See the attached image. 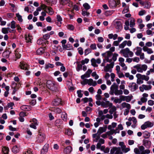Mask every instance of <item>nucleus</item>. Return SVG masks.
<instances>
[{
	"instance_id": "nucleus-1",
	"label": "nucleus",
	"mask_w": 154,
	"mask_h": 154,
	"mask_svg": "<svg viewBox=\"0 0 154 154\" xmlns=\"http://www.w3.org/2000/svg\"><path fill=\"white\" fill-rule=\"evenodd\" d=\"M109 93L111 95H113L114 94L116 96H119L123 94V91L122 90H119L118 85L114 83L110 87Z\"/></svg>"
},
{
	"instance_id": "nucleus-2",
	"label": "nucleus",
	"mask_w": 154,
	"mask_h": 154,
	"mask_svg": "<svg viewBox=\"0 0 154 154\" xmlns=\"http://www.w3.org/2000/svg\"><path fill=\"white\" fill-rule=\"evenodd\" d=\"M134 152L136 154H149L150 153V150L149 149L145 150L144 147L143 146H140L138 148H135Z\"/></svg>"
},
{
	"instance_id": "nucleus-3",
	"label": "nucleus",
	"mask_w": 154,
	"mask_h": 154,
	"mask_svg": "<svg viewBox=\"0 0 154 154\" xmlns=\"http://www.w3.org/2000/svg\"><path fill=\"white\" fill-rule=\"evenodd\" d=\"M57 84L54 81L48 80L46 82V86L50 90L55 91L57 90Z\"/></svg>"
},
{
	"instance_id": "nucleus-4",
	"label": "nucleus",
	"mask_w": 154,
	"mask_h": 154,
	"mask_svg": "<svg viewBox=\"0 0 154 154\" xmlns=\"http://www.w3.org/2000/svg\"><path fill=\"white\" fill-rule=\"evenodd\" d=\"M120 53L122 54L124 57L126 58L128 57H132L134 55V53L128 48L122 49Z\"/></svg>"
},
{
	"instance_id": "nucleus-5",
	"label": "nucleus",
	"mask_w": 154,
	"mask_h": 154,
	"mask_svg": "<svg viewBox=\"0 0 154 154\" xmlns=\"http://www.w3.org/2000/svg\"><path fill=\"white\" fill-rule=\"evenodd\" d=\"M133 68L136 69L139 72L143 73L147 69V66L146 64H137L134 66Z\"/></svg>"
},
{
	"instance_id": "nucleus-6",
	"label": "nucleus",
	"mask_w": 154,
	"mask_h": 154,
	"mask_svg": "<svg viewBox=\"0 0 154 154\" xmlns=\"http://www.w3.org/2000/svg\"><path fill=\"white\" fill-rule=\"evenodd\" d=\"M96 103L98 106L101 105L102 107L104 108H107L109 107L110 108L112 106V103L110 102L109 101H97Z\"/></svg>"
},
{
	"instance_id": "nucleus-7",
	"label": "nucleus",
	"mask_w": 154,
	"mask_h": 154,
	"mask_svg": "<svg viewBox=\"0 0 154 154\" xmlns=\"http://www.w3.org/2000/svg\"><path fill=\"white\" fill-rule=\"evenodd\" d=\"M81 83L82 85H85L88 84L89 85H92L94 86H95L97 84L96 82L94 81L91 79H84V80L81 81Z\"/></svg>"
},
{
	"instance_id": "nucleus-8",
	"label": "nucleus",
	"mask_w": 154,
	"mask_h": 154,
	"mask_svg": "<svg viewBox=\"0 0 154 154\" xmlns=\"http://www.w3.org/2000/svg\"><path fill=\"white\" fill-rule=\"evenodd\" d=\"M112 53L110 51H107L105 53L102 54V56L104 57L105 60L107 62H111L112 61L111 56Z\"/></svg>"
},
{
	"instance_id": "nucleus-9",
	"label": "nucleus",
	"mask_w": 154,
	"mask_h": 154,
	"mask_svg": "<svg viewBox=\"0 0 154 154\" xmlns=\"http://www.w3.org/2000/svg\"><path fill=\"white\" fill-rule=\"evenodd\" d=\"M46 138L45 134L43 133L39 132L37 137L36 141L38 143L43 142Z\"/></svg>"
},
{
	"instance_id": "nucleus-10",
	"label": "nucleus",
	"mask_w": 154,
	"mask_h": 154,
	"mask_svg": "<svg viewBox=\"0 0 154 154\" xmlns=\"http://www.w3.org/2000/svg\"><path fill=\"white\" fill-rule=\"evenodd\" d=\"M120 4V0H109V5L110 8H115Z\"/></svg>"
},
{
	"instance_id": "nucleus-11",
	"label": "nucleus",
	"mask_w": 154,
	"mask_h": 154,
	"mask_svg": "<svg viewBox=\"0 0 154 154\" xmlns=\"http://www.w3.org/2000/svg\"><path fill=\"white\" fill-rule=\"evenodd\" d=\"M154 125L153 122L149 121H147L145 122L141 126V128L142 130H145L147 128H151Z\"/></svg>"
},
{
	"instance_id": "nucleus-12",
	"label": "nucleus",
	"mask_w": 154,
	"mask_h": 154,
	"mask_svg": "<svg viewBox=\"0 0 154 154\" xmlns=\"http://www.w3.org/2000/svg\"><path fill=\"white\" fill-rule=\"evenodd\" d=\"M128 87L131 91H134L138 88V86L136 83L131 82L129 83Z\"/></svg>"
},
{
	"instance_id": "nucleus-13",
	"label": "nucleus",
	"mask_w": 154,
	"mask_h": 154,
	"mask_svg": "<svg viewBox=\"0 0 154 154\" xmlns=\"http://www.w3.org/2000/svg\"><path fill=\"white\" fill-rule=\"evenodd\" d=\"M114 63L112 62L109 64H107L106 65L104 66V70L105 72H111L112 71V69L113 67Z\"/></svg>"
},
{
	"instance_id": "nucleus-14",
	"label": "nucleus",
	"mask_w": 154,
	"mask_h": 154,
	"mask_svg": "<svg viewBox=\"0 0 154 154\" xmlns=\"http://www.w3.org/2000/svg\"><path fill=\"white\" fill-rule=\"evenodd\" d=\"M115 26L116 29H121L122 28V26L121 22L118 20H115L114 21Z\"/></svg>"
},
{
	"instance_id": "nucleus-15",
	"label": "nucleus",
	"mask_w": 154,
	"mask_h": 154,
	"mask_svg": "<svg viewBox=\"0 0 154 154\" xmlns=\"http://www.w3.org/2000/svg\"><path fill=\"white\" fill-rule=\"evenodd\" d=\"M92 72V71L90 69H88V71L84 74L81 75V79H82L83 80H84V79H85V78H88L90 76V74Z\"/></svg>"
},
{
	"instance_id": "nucleus-16",
	"label": "nucleus",
	"mask_w": 154,
	"mask_h": 154,
	"mask_svg": "<svg viewBox=\"0 0 154 154\" xmlns=\"http://www.w3.org/2000/svg\"><path fill=\"white\" fill-rule=\"evenodd\" d=\"M20 66L21 69L24 70H28L29 66L26 63L23 62H20Z\"/></svg>"
},
{
	"instance_id": "nucleus-17",
	"label": "nucleus",
	"mask_w": 154,
	"mask_h": 154,
	"mask_svg": "<svg viewBox=\"0 0 154 154\" xmlns=\"http://www.w3.org/2000/svg\"><path fill=\"white\" fill-rule=\"evenodd\" d=\"M143 50L144 52H146L148 54H151L153 53V51L152 48H149L146 46H143Z\"/></svg>"
},
{
	"instance_id": "nucleus-18",
	"label": "nucleus",
	"mask_w": 154,
	"mask_h": 154,
	"mask_svg": "<svg viewBox=\"0 0 154 154\" xmlns=\"http://www.w3.org/2000/svg\"><path fill=\"white\" fill-rule=\"evenodd\" d=\"M61 101V100L58 98L55 99L52 102V105L54 106H57L60 104Z\"/></svg>"
},
{
	"instance_id": "nucleus-19",
	"label": "nucleus",
	"mask_w": 154,
	"mask_h": 154,
	"mask_svg": "<svg viewBox=\"0 0 154 154\" xmlns=\"http://www.w3.org/2000/svg\"><path fill=\"white\" fill-rule=\"evenodd\" d=\"M49 147L48 144L46 143L42 149L41 151L42 154H45L48 151V148Z\"/></svg>"
},
{
	"instance_id": "nucleus-20",
	"label": "nucleus",
	"mask_w": 154,
	"mask_h": 154,
	"mask_svg": "<svg viewBox=\"0 0 154 154\" xmlns=\"http://www.w3.org/2000/svg\"><path fill=\"white\" fill-rule=\"evenodd\" d=\"M26 42L27 43H32V36L29 34L25 35Z\"/></svg>"
},
{
	"instance_id": "nucleus-21",
	"label": "nucleus",
	"mask_w": 154,
	"mask_h": 154,
	"mask_svg": "<svg viewBox=\"0 0 154 154\" xmlns=\"http://www.w3.org/2000/svg\"><path fill=\"white\" fill-rule=\"evenodd\" d=\"M135 50H136V51L135 52V54L137 56H139L140 55V54L141 53H142V48L140 47H136V48H134V51Z\"/></svg>"
},
{
	"instance_id": "nucleus-22",
	"label": "nucleus",
	"mask_w": 154,
	"mask_h": 154,
	"mask_svg": "<svg viewBox=\"0 0 154 154\" xmlns=\"http://www.w3.org/2000/svg\"><path fill=\"white\" fill-rule=\"evenodd\" d=\"M107 126H105L103 127H99L97 132L99 133V134H101L102 133L105 132L106 130Z\"/></svg>"
},
{
	"instance_id": "nucleus-23",
	"label": "nucleus",
	"mask_w": 154,
	"mask_h": 154,
	"mask_svg": "<svg viewBox=\"0 0 154 154\" xmlns=\"http://www.w3.org/2000/svg\"><path fill=\"white\" fill-rule=\"evenodd\" d=\"M143 145L147 148L149 147L151 145V142L149 140H143Z\"/></svg>"
},
{
	"instance_id": "nucleus-24",
	"label": "nucleus",
	"mask_w": 154,
	"mask_h": 154,
	"mask_svg": "<svg viewBox=\"0 0 154 154\" xmlns=\"http://www.w3.org/2000/svg\"><path fill=\"white\" fill-rule=\"evenodd\" d=\"M139 75L140 76L139 77L141 79H142L143 80H144L146 81H148L149 79V76L144 75H141L139 73Z\"/></svg>"
},
{
	"instance_id": "nucleus-25",
	"label": "nucleus",
	"mask_w": 154,
	"mask_h": 154,
	"mask_svg": "<svg viewBox=\"0 0 154 154\" xmlns=\"http://www.w3.org/2000/svg\"><path fill=\"white\" fill-rule=\"evenodd\" d=\"M148 95L147 94L145 93H143L142 95L143 97H142L140 100L143 103L146 102L147 100V97H148Z\"/></svg>"
},
{
	"instance_id": "nucleus-26",
	"label": "nucleus",
	"mask_w": 154,
	"mask_h": 154,
	"mask_svg": "<svg viewBox=\"0 0 154 154\" xmlns=\"http://www.w3.org/2000/svg\"><path fill=\"white\" fill-rule=\"evenodd\" d=\"M72 150V148L71 146H68L64 150V152L65 154H69Z\"/></svg>"
},
{
	"instance_id": "nucleus-27",
	"label": "nucleus",
	"mask_w": 154,
	"mask_h": 154,
	"mask_svg": "<svg viewBox=\"0 0 154 154\" xmlns=\"http://www.w3.org/2000/svg\"><path fill=\"white\" fill-rule=\"evenodd\" d=\"M44 52L45 48H40L37 50L36 54L37 55H41Z\"/></svg>"
},
{
	"instance_id": "nucleus-28",
	"label": "nucleus",
	"mask_w": 154,
	"mask_h": 154,
	"mask_svg": "<svg viewBox=\"0 0 154 154\" xmlns=\"http://www.w3.org/2000/svg\"><path fill=\"white\" fill-rule=\"evenodd\" d=\"M10 29V28L9 27L3 28L2 29V32L4 34H7L9 32H11V31H9V30Z\"/></svg>"
},
{
	"instance_id": "nucleus-29",
	"label": "nucleus",
	"mask_w": 154,
	"mask_h": 154,
	"mask_svg": "<svg viewBox=\"0 0 154 154\" xmlns=\"http://www.w3.org/2000/svg\"><path fill=\"white\" fill-rule=\"evenodd\" d=\"M130 20V26L131 27H133L135 26V20L133 18H131L129 19Z\"/></svg>"
},
{
	"instance_id": "nucleus-30",
	"label": "nucleus",
	"mask_w": 154,
	"mask_h": 154,
	"mask_svg": "<svg viewBox=\"0 0 154 154\" xmlns=\"http://www.w3.org/2000/svg\"><path fill=\"white\" fill-rule=\"evenodd\" d=\"M118 35L117 34H115L113 35L112 33L109 34L108 35V38L109 39H113L114 40L116 39L118 37Z\"/></svg>"
},
{
	"instance_id": "nucleus-31",
	"label": "nucleus",
	"mask_w": 154,
	"mask_h": 154,
	"mask_svg": "<svg viewBox=\"0 0 154 154\" xmlns=\"http://www.w3.org/2000/svg\"><path fill=\"white\" fill-rule=\"evenodd\" d=\"M99 117L101 119L102 121L103 120L106 118V115L103 114L102 110H100L98 112Z\"/></svg>"
},
{
	"instance_id": "nucleus-32",
	"label": "nucleus",
	"mask_w": 154,
	"mask_h": 154,
	"mask_svg": "<svg viewBox=\"0 0 154 154\" xmlns=\"http://www.w3.org/2000/svg\"><path fill=\"white\" fill-rule=\"evenodd\" d=\"M139 75V73H137L136 75V77L137 78V83L138 84H142L143 83V81L142 79H140L139 77V76L140 77V75Z\"/></svg>"
},
{
	"instance_id": "nucleus-33",
	"label": "nucleus",
	"mask_w": 154,
	"mask_h": 154,
	"mask_svg": "<svg viewBox=\"0 0 154 154\" xmlns=\"http://www.w3.org/2000/svg\"><path fill=\"white\" fill-rule=\"evenodd\" d=\"M143 137L146 139L149 138L150 136V133L146 131H144L143 132Z\"/></svg>"
},
{
	"instance_id": "nucleus-34",
	"label": "nucleus",
	"mask_w": 154,
	"mask_h": 154,
	"mask_svg": "<svg viewBox=\"0 0 154 154\" xmlns=\"http://www.w3.org/2000/svg\"><path fill=\"white\" fill-rule=\"evenodd\" d=\"M63 49L70 50L72 48V46L69 44H67L66 45L63 46Z\"/></svg>"
},
{
	"instance_id": "nucleus-35",
	"label": "nucleus",
	"mask_w": 154,
	"mask_h": 154,
	"mask_svg": "<svg viewBox=\"0 0 154 154\" xmlns=\"http://www.w3.org/2000/svg\"><path fill=\"white\" fill-rule=\"evenodd\" d=\"M128 120L129 122L132 121L133 122V124H136L137 123V120L136 118L134 117H129L128 119Z\"/></svg>"
},
{
	"instance_id": "nucleus-36",
	"label": "nucleus",
	"mask_w": 154,
	"mask_h": 154,
	"mask_svg": "<svg viewBox=\"0 0 154 154\" xmlns=\"http://www.w3.org/2000/svg\"><path fill=\"white\" fill-rule=\"evenodd\" d=\"M12 151L14 153L16 154L19 151V149L17 146H15L13 147Z\"/></svg>"
},
{
	"instance_id": "nucleus-37",
	"label": "nucleus",
	"mask_w": 154,
	"mask_h": 154,
	"mask_svg": "<svg viewBox=\"0 0 154 154\" xmlns=\"http://www.w3.org/2000/svg\"><path fill=\"white\" fill-rule=\"evenodd\" d=\"M65 133L69 136H71L73 134L72 131L70 129H67L66 130Z\"/></svg>"
},
{
	"instance_id": "nucleus-38",
	"label": "nucleus",
	"mask_w": 154,
	"mask_h": 154,
	"mask_svg": "<svg viewBox=\"0 0 154 154\" xmlns=\"http://www.w3.org/2000/svg\"><path fill=\"white\" fill-rule=\"evenodd\" d=\"M52 110L54 112L56 113L60 114L62 112V110L59 108H52Z\"/></svg>"
},
{
	"instance_id": "nucleus-39",
	"label": "nucleus",
	"mask_w": 154,
	"mask_h": 154,
	"mask_svg": "<svg viewBox=\"0 0 154 154\" xmlns=\"http://www.w3.org/2000/svg\"><path fill=\"white\" fill-rule=\"evenodd\" d=\"M47 10H48V11H46V12L50 15H52L54 13V11L53 10V9L51 7H48V8Z\"/></svg>"
},
{
	"instance_id": "nucleus-40",
	"label": "nucleus",
	"mask_w": 154,
	"mask_h": 154,
	"mask_svg": "<svg viewBox=\"0 0 154 154\" xmlns=\"http://www.w3.org/2000/svg\"><path fill=\"white\" fill-rule=\"evenodd\" d=\"M2 151L4 154H8L9 149L8 147H4L2 149Z\"/></svg>"
},
{
	"instance_id": "nucleus-41",
	"label": "nucleus",
	"mask_w": 154,
	"mask_h": 154,
	"mask_svg": "<svg viewBox=\"0 0 154 154\" xmlns=\"http://www.w3.org/2000/svg\"><path fill=\"white\" fill-rule=\"evenodd\" d=\"M54 64L48 63L47 64H45V69L47 70L49 68H53L54 67Z\"/></svg>"
},
{
	"instance_id": "nucleus-42",
	"label": "nucleus",
	"mask_w": 154,
	"mask_h": 154,
	"mask_svg": "<svg viewBox=\"0 0 154 154\" xmlns=\"http://www.w3.org/2000/svg\"><path fill=\"white\" fill-rule=\"evenodd\" d=\"M125 76L126 77L128 78L131 80H133L134 78V76L132 75H130L128 72L125 73Z\"/></svg>"
},
{
	"instance_id": "nucleus-43",
	"label": "nucleus",
	"mask_w": 154,
	"mask_h": 154,
	"mask_svg": "<svg viewBox=\"0 0 154 154\" xmlns=\"http://www.w3.org/2000/svg\"><path fill=\"white\" fill-rule=\"evenodd\" d=\"M143 87L144 89V90L147 91L151 89L152 86L150 85H143Z\"/></svg>"
},
{
	"instance_id": "nucleus-44",
	"label": "nucleus",
	"mask_w": 154,
	"mask_h": 154,
	"mask_svg": "<svg viewBox=\"0 0 154 154\" xmlns=\"http://www.w3.org/2000/svg\"><path fill=\"white\" fill-rule=\"evenodd\" d=\"M110 108H111V109L109 111V112L111 114H113V112H114L116 110V109L115 106H112Z\"/></svg>"
},
{
	"instance_id": "nucleus-45",
	"label": "nucleus",
	"mask_w": 154,
	"mask_h": 154,
	"mask_svg": "<svg viewBox=\"0 0 154 154\" xmlns=\"http://www.w3.org/2000/svg\"><path fill=\"white\" fill-rule=\"evenodd\" d=\"M50 37V35L48 33L43 35L42 38L45 40V42L48 43V41H46V40L48 39Z\"/></svg>"
},
{
	"instance_id": "nucleus-46",
	"label": "nucleus",
	"mask_w": 154,
	"mask_h": 154,
	"mask_svg": "<svg viewBox=\"0 0 154 154\" xmlns=\"http://www.w3.org/2000/svg\"><path fill=\"white\" fill-rule=\"evenodd\" d=\"M61 117L64 121H66L67 118V114L65 112H62L61 115Z\"/></svg>"
},
{
	"instance_id": "nucleus-47",
	"label": "nucleus",
	"mask_w": 154,
	"mask_h": 154,
	"mask_svg": "<svg viewBox=\"0 0 154 154\" xmlns=\"http://www.w3.org/2000/svg\"><path fill=\"white\" fill-rule=\"evenodd\" d=\"M95 61H96V60L94 58H92L91 59V65L94 67H97L98 66V65L96 64Z\"/></svg>"
},
{
	"instance_id": "nucleus-48",
	"label": "nucleus",
	"mask_w": 154,
	"mask_h": 154,
	"mask_svg": "<svg viewBox=\"0 0 154 154\" xmlns=\"http://www.w3.org/2000/svg\"><path fill=\"white\" fill-rule=\"evenodd\" d=\"M83 6L86 10L89 9L91 7L90 5L87 3H85L83 5Z\"/></svg>"
},
{
	"instance_id": "nucleus-49",
	"label": "nucleus",
	"mask_w": 154,
	"mask_h": 154,
	"mask_svg": "<svg viewBox=\"0 0 154 154\" xmlns=\"http://www.w3.org/2000/svg\"><path fill=\"white\" fill-rule=\"evenodd\" d=\"M125 25L124 26V29L125 30H128L129 29V21L128 20H126L125 22Z\"/></svg>"
},
{
	"instance_id": "nucleus-50",
	"label": "nucleus",
	"mask_w": 154,
	"mask_h": 154,
	"mask_svg": "<svg viewBox=\"0 0 154 154\" xmlns=\"http://www.w3.org/2000/svg\"><path fill=\"white\" fill-rule=\"evenodd\" d=\"M119 65L123 68V70H126L127 69V67L124 63H119Z\"/></svg>"
},
{
	"instance_id": "nucleus-51",
	"label": "nucleus",
	"mask_w": 154,
	"mask_h": 154,
	"mask_svg": "<svg viewBox=\"0 0 154 154\" xmlns=\"http://www.w3.org/2000/svg\"><path fill=\"white\" fill-rule=\"evenodd\" d=\"M76 63L78 64L76 70L77 71H79L80 70L82 69V65L81 64L77 62Z\"/></svg>"
},
{
	"instance_id": "nucleus-52",
	"label": "nucleus",
	"mask_w": 154,
	"mask_h": 154,
	"mask_svg": "<svg viewBox=\"0 0 154 154\" xmlns=\"http://www.w3.org/2000/svg\"><path fill=\"white\" fill-rule=\"evenodd\" d=\"M44 42H45L42 38H39L37 42V44L39 45H41Z\"/></svg>"
},
{
	"instance_id": "nucleus-53",
	"label": "nucleus",
	"mask_w": 154,
	"mask_h": 154,
	"mask_svg": "<svg viewBox=\"0 0 154 154\" xmlns=\"http://www.w3.org/2000/svg\"><path fill=\"white\" fill-rule=\"evenodd\" d=\"M16 16L18 20L20 22H22L23 20L22 16L19 14V13L16 14Z\"/></svg>"
},
{
	"instance_id": "nucleus-54",
	"label": "nucleus",
	"mask_w": 154,
	"mask_h": 154,
	"mask_svg": "<svg viewBox=\"0 0 154 154\" xmlns=\"http://www.w3.org/2000/svg\"><path fill=\"white\" fill-rule=\"evenodd\" d=\"M122 150L124 152L126 153L130 150V149L129 148H126L125 146L122 147Z\"/></svg>"
},
{
	"instance_id": "nucleus-55",
	"label": "nucleus",
	"mask_w": 154,
	"mask_h": 154,
	"mask_svg": "<svg viewBox=\"0 0 154 154\" xmlns=\"http://www.w3.org/2000/svg\"><path fill=\"white\" fill-rule=\"evenodd\" d=\"M16 22L14 20L12 21L11 22V29H14L16 27V26L15 25Z\"/></svg>"
},
{
	"instance_id": "nucleus-56",
	"label": "nucleus",
	"mask_w": 154,
	"mask_h": 154,
	"mask_svg": "<svg viewBox=\"0 0 154 154\" xmlns=\"http://www.w3.org/2000/svg\"><path fill=\"white\" fill-rule=\"evenodd\" d=\"M126 42L124 41L121 44L119 45V48H123L126 46Z\"/></svg>"
},
{
	"instance_id": "nucleus-57",
	"label": "nucleus",
	"mask_w": 154,
	"mask_h": 154,
	"mask_svg": "<svg viewBox=\"0 0 154 154\" xmlns=\"http://www.w3.org/2000/svg\"><path fill=\"white\" fill-rule=\"evenodd\" d=\"M82 14L84 16H85L86 15L88 16L90 15V13L86 11L82 10Z\"/></svg>"
},
{
	"instance_id": "nucleus-58",
	"label": "nucleus",
	"mask_w": 154,
	"mask_h": 154,
	"mask_svg": "<svg viewBox=\"0 0 154 154\" xmlns=\"http://www.w3.org/2000/svg\"><path fill=\"white\" fill-rule=\"evenodd\" d=\"M69 0H60V3L63 5H64L69 3Z\"/></svg>"
},
{
	"instance_id": "nucleus-59",
	"label": "nucleus",
	"mask_w": 154,
	"mask_h": 154,
	"mask_svg": "<svg viewBox=\"0 0 154 154\" xmlns=\"http://www.w3.org/2000/svg\"><path fill=\"white\" fill-rule=\"evenodd\" d=\"M118 56V54L116 53H114L112 56V60H113L114 61H116L117 60V57Z\"/></svg>"
},
{
	"instance_id": "nucleus-60",
	"label": "nucleus",
	"mask_w": 154,
	"mask_h": 154,
	"mask_svg": "<svg viewBox=\"0 0 154 154\" xmlns=\"http://www.w3.org/2000/svg\"><path fill=\"white\" fill-rule=\"evenodd\" d=\"M95 98L97 101H100L102 99V97L100 95L97 94L95 96Z\"/></svg>"
},
{
	"instance_id": "nucleus-61",
	"label": "nucleus",
	"mask_w": 154,
	"mask_h": 154,
	"mask_svg": "<svg viewBox=\"0 0 154 154\" xmlns=\"http://www.w3.org/2000/svg\"><path fill=\"white\" fill-rule=\"evenodd\" d=\"M67 28L70 30H72L74 29V27L72 24L68 25L67 26Z\"/></svg>"
},
{
	"instance_id": "nucleus-62",
	"label": "nucleus",
	"mask_w": 154,
	"mask_h": 154,
	"mask_svg": "<svg viewBox=\"0 0 154 154\" xmlns=\"http://www.w3.org/2000/svg\"><path fill=\"white\" fill-rule=\"evenodd\" d=\"M91 49L90 48H87L84 51L85 54L87 55L89 53L91 52Z\"/></svg>"
},
{
	"instance_id": "nucleus-63",
	"label": "nucleus",
	"mask_w": 154,
	"mask_h": 154,
	"mask_svg": "<svg viewBox=\"0 0 154 154\" xmlns=\"http://www.w3.org/2000/svg\"><path fill=\"white\" fill-rule=\"evenodd\" d=\"M116 73L117 74V75L118 76V77L119 78H122L124 77V75L123 74V73L122 72H121V71L119 72H117Z\"/></svg>"
},
{
	"instance_id": "nucleus-64",
	"label": "nucleus",
	"mask_w": 154,
	"mask_h": 154,
	"mask_svg": "<svg viewBox=\"0 0 154 154\" xmlns=\"http://www.w3.org/2000/svg\"><path fill=\"white\" fill-rule=\"evenodd\" d=\"M40 6L42 7V9L44 10L45 11H46V9H48V7L45 5L43 4H41Z\"/></svg>"
}]
</instances>
